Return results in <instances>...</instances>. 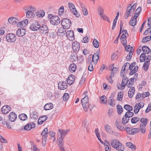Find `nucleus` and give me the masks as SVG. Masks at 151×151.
<instances>
[{"label": "nucleus", "instance_id": "obj_27", "mask_svg": "<svg viewBox=\"0 0 151 151\" xmlns=\"http://www.w3.org/2000/svg\"><path fill=\"white\" fill-rule=\"evenodd\" d=\"M53 108L52 103H50L46 104L44 106V108L45 110H48L52 109Z\"/></svg>", "mask_w": 151, "mask_h": 151}, {"label": "nucleus", "instance_id": "obj_51", "mask_svg": "<svg viewBox=\"0 0 151 151\" xmlns=\"http://www.w3.org/2000/svg\"><path fill=\"white\" fill-rule=\"evenodd\" d=\"M125 116L129 118L132 117L134 115V113L133 112L130 111H127L125 114Z\"/></svg>", "mask_w": 151, "mask_h": 151}, {"label": "nucleus", "instance_id": "obj_49", "mask_svg": "<svg viewBox=\"0 0 151 151\" xmlns=\"http://www.w3.org/2000/svg\"><path fill=\"white\" fill-rule=\"evenodd\" d=\"M127 80L128 79L127 78H123L121 83L122 87H124L127 84Z\"/></svg>", "mask_w": 151, "mask_h": 151}, {"label": "nucleus", "instance_id": "obj_33", "mask_svg": "<svg viewBox=\"0 0 151 151\" xmlns=\"http://www.w3.org/2000/svg\"><path fill=\"white\" fill-rule=\"evenodd\" d=\"M141 124L140 125L146 126L147 124V119L145 118H141L140 119Z\"/></svg>", "mask_w": 151, "mask_h": 151}, {"label": "nucleus", "instance_id": "obj_7", "mask_svg": "<svg viewBox=\"0 0 151 151\" xmlns=\"http://www.w3.org/2000/svg\"><path fill=\"white\" fill-rule=\"evenodd\" d=\"M65 32L66 37L70 41H73L74 39V32L72 30H67Z\"/></svg>", "mask_w": 151, "mask_h": 151}, {"label": "nucleus", "instance_id": "obj_21", "mask_svg": "<svg viewBox=\"0 0 151 151\" xmlns=\"http://www.w3.org/2000/svg\"><path fill=\"white\" fill-rule=\"evenodd\" d=\"M99 54V52H98L97 54L94 53L93 55H92V60L93 63L94 65L96 64L99 59V56L98 55Z\"/></svg>", "mask_w": 151, "mask_h": 151}, {"label": "nucleus", "instance_id": "obj_16", "mask_svg": "<svg viewBox=\"0 0 151 151\" xmlns=\"http://www.w3.org/2000/svg\"><path fill=\"white\" fill-rule=\"evenodd\" d=\"M35 124L33 122L28 123L24 126V129L25 130H29L35 127Z\"/></svg>", "mask_w": 151, "mask_h": 151}, {"label": "nucleus", "instance_id": "obj_64", "mask_svg": "<svg viewBox=\"0 0 151 151\" xmlns=\"http://www.w3.org/2000/svg\"><path fill=\"white\" fill-rule=\"evenodd\" d=\"M150 95V93L149 92H146L143 93L142 94V97L143 98H145L147 96H148Z\"/></svg>", "mask_w": 151, "mask_h": 151}, {"label": "nucleus", "instance_id": "obj_53", "mask_svg": "<svg viewBox=\"0 0 151 151\" xmlns=\"http://www.w3.org/2000/svg\"><path fill=\"white\" fill-rule=\"evenodd\" d=\"M65 29L64 27H60L58 28V29L57 31V33H63L64 32H66V30L64 29Z\"/></svg>", "mask_w": 151, "mask_h": 151}, {"label": "nucleus", "instance_id": "obj_39", "mask_svg": "<svg viewBox=\"0 0 151 151\" xmlns=\"http://www.w3.org/2000/svg\"><path fill=\"white\" fill-rule=\"evenodd\" d=\"M19 118L21 120L24 121L27 118V116L25 114H22L19 115Z\"/></svg>", "mask_w": 151, "mask_h": 151}, {"label": "nucleus", "instance_id": "obj_41", "mask_svg": "<svg viewBox=\"0 0 151 151\" xmlns=\"http://www.w3.org/2000/svg\"><path fill=\"white\" fill-rule=\"evenodd\" d=\"M81 6L82 8L83 14L85 16L87 15L88 14L87 10L85 8V6L83 4H82L81 5Z\"/></svg>", "mask_w": 151, "mask_h": 151}, {"label": "nucleus", "instance_id": "obj_36", "mask_svg": "<svg viewBox=\"0 0 151 151\" xmlns=\"http://www.w3.org/2000/svg\"><path fill=\"white\" fill-rule=\"evenodd\" d=\"M26 14V17L27 18H31L35 15V14L33 12H27Z\"/></svg>", "mask_w": 151, "mask_h": 151}, {"label": "nucleus", "instance_id": "obj_18", "mask_svg": "<svg viewBox=\"0 0 151 151\" xmlns=\"http://www.w3.org/2000/svg\"><path fill=\"white\" fill-rule=\"evenodd\" d=\"M134 11L131 9H127L126 12L124 14V18L125 19H128V17L132 16L133 14Z\"/></svg>", "mask_w": 151, "mask_h": 151}, {"label": "nucleus", "instance_id": "obj_6", "mask_svg": "<svg viewBox=\"0 0 151 151\" xmlns=\"http://www.w3.org/2000/svg\"><path fill=\"white\" fill-rule=\"evenodd\" d=\"M6 39L8 42H13L16 41V37L14 34L9 33L6 35Z\"/></svg>", "mask_w": 151, "mask_h": 151}, {"label": "nucleus", "instance_id": "obj_38", "mask_svg": "<svg viewBox=\"0 0 151 151\" xmlns=\"http://www.w3.org/2000/svg\"><path fill=\"white\" fill-rule=\"evenodd\" d=\"M117 112L118 114H121L123 111V108L120 105H118L116 106Z\"/></svg>", "mask_w": 151, "mask_h": 151}, {"label": "nucleus", "instance_id": "obj_32", "mask_svg": "<svg viewBox=\"0 0 151 151\" xmlns=\"http://www.w3.org/2000/svg\"><path fill=\"white\" fill-rule=\"evenodd\" d=\"M119 12H118L117 13L116 16L115 18L114 19L113 22V25L112 27V29H114L115 27L116 24V23L117 22V20L118 19V17L119 16Z\"/></svg>", "mask_w": 151, "mask_h": 151}, {"label": "nucleus", "instance_id": "obj_4", "mask_svg": "<svg viewBox=\"0 0 151 151\" xmlns=\"http://www.w3.org/2000/svg\"><path fill=\"white\" fill-rule=\"evenodd\" d=\"M61 24L63 27L65 29H69L71 25L70 20L67 18H64L61 21Z\"/></svg>", "mask_w": 151, "mask_h": 151}, {"label": "nucleus", "instance_id": "obj_35", "mask_svg": "<svg viewBox=\"0 0 151 151\" xmlns=\"http://www.w3.org/2000/svg\"><path fill=\"white\" fill-rule=\"evenodd\" d=\"M48 134V130L47 128H45L43 130L41 133V135L42 137H47Z\"/></svg>", "mask_w": 151, "mask_h": 151}, {"label": "nucleus", "instance_id": "obj_55", "mask_svg": "<svg viewBox=\"0 0 151 151\" xmlns=\"http://www.w3.org/2000/svg\"><path fill=\"white\" fill-rule=\"evenodd\" d=\"M150 63H147L145 62L142 67L143 69L146 71L147 70Z\"/></svg>", "mask_w": 151, "mask_h": 151}, {"label": "nucleus", "instance_id": "obj_29", "mask_svg": "<svg viewBox=\"0 0 151 151\" xmlns=\"http://www.w3.org/2000/svg\"><path fill=\"white\" fill-rule=\"evenodd\" d=\"M142 50L145 54H148L150 52V49L147 46H144L142 47Z\"/></svg>", "mask_w": 151, "mask_h": 151}, {"label": "nucleus", "instance_id": "obj_45", "mask_svg": "<svg viewBox=\"0 0 151 151\" xmlns=\"http://www.w3.org/2000/svg\"><path fill=\"white\" fill-rule=\"evenodd\" d=\"M123 96V92H120L119 93L116 98L117 100L118 101H121L122 99Z\"/></svg>", "mask_w": 151, "mask_h": 151}, {"label": "nucleus", "instance_id": "obj_44", "mask_svg": "<svg viewBox=\"0 0 151 151\" xmlns=\"http://www.w3.org/2000/svg\"><path fill=\"white\" fill-rule=\"evenodd\" d=\"M37 114L35 111H33L31 114L30 116L32 118L37 119L38 118Z\"/></svg>", "mask_w": 151, "mask_h": 151}, {"label": "nucleus", "instance_id": "obj_31", "mask_svg": "<svg viewBox=\"0 0 151 151\" xmlns=\"http://www.w3.org/2000/svg\"><path fill=\"white\" fill-rule=\"evenodd\" d=\"M136 63L135 62H133L130 65L129 63H125V65L124 66V67L127 66L128 67H129V69L130 70H131L133 67L135 65ZM125 67H124L125 68Z\"/></svg>", "mask_w": 151, "mask_h": 151}, {"label": "nucleus", "instance_id": "obj_58", "mask_svg": "<svg viewBox=\"0 0 151 151\" xmlns=\"http://www.w3.org/2000/svg\"><path fill=\"white\" fill-rule=\"evenodd\" d=\"M92 63H93V60H92V54H91L88 56L87 61V64H92Z\"/></svg>", "mask_w": 151, "mask_h": 151}, {"label": "nucleus", "instance_id": "obj_17", "mask_svg": "<svg viewBox=\"0 0 151 151\" xmlns=\"http://www.w3.org/2000/svg\"><path fill=\"white\" fill-rule=\"evenodd\" d=\"M58 85V88L60 90H64L67 88V86L65 82H59Z\"/></svg>", "mask_w": 151, "mask_h": 151}, {"label": "nucleus", "instance_id": "obj_54", "mask_svg": "<svg viewBox=\"0 0 151 151\" xmlns=\"http://www.w3.org/2000/svg\"><path fill=\"white\" fill-rule=\"evenodd\" d=\"M146 126L140 125L139 130L141 133L142 134H144L146 132Z\"/></svg>", "mask_w": 151, "mask_h": 151}, {"label": "nucleus", "instance_id": "obj_56", "mask_svg": "<svg viewBox=\"0 0 151 151\" xmlns=\"http://www.w3.org/2000/svg\"><path fill=\"white\" fill-rule=\"evenodd\" d=\"M137 20H135L133 19V18H132L130 21V24L132 26H135L136 24Z\"/></svg>", "mask_w": 151, "mask_h": 151}, {"label": "nucleus", "instance_id": "obj_23", "mask_svg": "<svg viewBox=\"0 0 151 151\" xmlns=\"http://www.w3.org/2000/svg\"><path fill=\"white\" fill-rule=\"evenodd\" d=\"M63 138L60 137L58 139V145L60 150H61L62 148H64L63 146Z\"/></svg>", "mask_w": 151, "mask_h": 151}, {"label": "nucleus", "instance_id": "obj_37", "mask_svg": "<svg viewBox=\"0 0 151 151\" xmlns=\"http://www.w3.org/2000/svg\"><path fill=\"white\" fill-rule=\"evenodd\" d=\"M129 118L125 116V115L124 116L122 119V123L123 124H127L129 121Z\"/></svg>", "mask_w": 151, "mask_h": 151}, {"label": "nucleus", "instance_id": "obj_22", "mask_svg": "<svg viewBox=\"0 0 151 151\" xmlns=\"http://www.w3.org/2000/svg\"><path fill=\"white\" fill-rule=\"evenodd\" d=\"M8 21L11 24H15L19 22L18 19L15 17H11L8 19Z\"/></svg>", "mask_w": 151, "mask_h": 151}, {"label": "nucleus", "instance_id": "obj_60", "mask_svg": "<svg viewBox=\"0 0 151 151\" xmlns=\"http://www.w3.org/2000/svg\"><path fill=\"white\" fill-rule=\"evenodd\" d=\"M140 109L136 104L134 107V112L135 114H137L139 111Z\"/></svg>", "mask_w": 151, "mask_h": 151}, {"label": "nucleus", "instance_id": "obj_14", "mask_svg": "<svg viewBox=\"0 0 151 151\" xmlns=\"http://www.w3.org/2000/svg\"><path fill=\"white\" fill-rule=\"evenodd\" d=\"M26 32L24 29H19L16 32V35L18 36H22L24 35Z\"/></svg>", "mask_w": 151, "mask_h": 151}, {"label": "nucleus", "instance_id": "obj_46", "mask_svg": "<svg viewBox=\"0 0 151 151\" xmlns=\"http://www.w3.org/2000/svg\"><path fill=\"white\" fill-rule=\"evenodd\" d=\"M126 145L127 147L129 148L134 149H136L135 146L134 145H133V144L131 142H128L126 143Z\"/></svg>", "mask_w": 151, "mask_h": 151}, {"label": "nucleus", "instance_id": "obj_3", "mask_svg": "<svg viewBox=\"0 0 151 151\" xmlns=\"http://www.w3.org/2000/svg\"><path fill=\"white\" fill-rule=\"evenodd\" d=\"M51 16V17L50 18V22L52 24L57 25L60 23V19L58 16H52V15L50 14L48 15V17H50Z\"/></svg>", "mask_w": 151, "mask_h": 151}, {"label": "nucleus", "instance_id": "obj_50", "mask_svg": "<svg viewBox=\"0 0 151 151\" xmlns=\"http://www.w3.org/2000/svg\"><path fill=\"white\" fill-rule=\"evenodd\" d=\"M151 39V35L148 36L144 37L142 40V42H146L147 41H149Z\"/></svg>", "mask_w": 151, "mask_h": 151}, {"label": "nucleus", "instance_id": "obj_47", "mask_svg": "<svg viewBox=\"0 0 151 151\" xmlns=\"http://www.w3.org/2000/svg\"><path fill=\"white\" fill-rule=\"evenodd\" d=\"M125 47L126 49L127 50V51L129 52V53H133L132 51V47L130 45H128L127 46V45L125 46Z\"/></svg>", "mask_w": 151, "mask_h": 151}, {"label": "nucleus", "instance_id": "obj_13", "mask_svg": "<svg viewBox=\"0 0 151 151\" xmlns=\"http://www.w3.org/2000/svg\"><path fill=\"white\" fill-rule=\"evenodd\" d=\"M68 5L71 11L75 15H76L77 14V12L74 5L73 3L70 2L68 3Z\"/></svg>", "mask_w": 151, "mask_h": 151}, {"label": "nucleus", "instance_id": "obj_42", "mask_svg": "<svg viewBox=\"0 0 151 151\" xmlns=\"http://www.w3.org/2000/svg\"><path fill=\"white\" fill-rule=\"evenodd\" d=\"M115 101L114 99H111V97H110L108 100V104L109 106H113L115 105Z\"/></svg>", "mask_w": 151, "mask_h": 151}, {"label": "nucleus", "instance_id": "obj_12", "mask_svg": "<svg viewBox=\"0 0 151 151\" xmlns=\"http://www.w3.org/2000/svg\"><path fill=\"white\" fill-rule=\"evenodd\" d=\"M75 81V77L73 75H69L67 78V83L70 85L72 84Z\"/></svg>", "mask_w": 151, "mask_h": 151}, {"label": "nucleus", "instance_id": "obj_57", "mask_svg": "<svg viewBox=\"0 0 151 151\" xmlns=\"http://www.w3.org/2000/svg\"><path fill=\"white\" fill-rule=\"evenodd\" d=\"M29 21V20L27 19H26L25 20H23L22 22H19L20 25L21 26H23L24 25H24H26L28 23Z\"/></svg>", "mask_w": 151, "mask_h": 151}, {"label": "nucleus", "instance_id": "obj_2", "mask_svg": "<svg viewBox=\"0 0 151 151\" xmlns=\"http://www.w3.org/2000/svg\"><path fill=\"white\" fill-rule=\"evenodd\" d=\"M81 102L85 111H87L88 109H89L90 110H91L92 109L90 107V105L88 103L89 99L88 96H85L81 99Z\"/></svg>", "mask_w": 151, "mask_h": 151}, {"label": "nucleus", "instance_id": "obj_8", "mask_svg": "<svg viewBox=\"0 0 151 151\" xmlns=\"http://www.w3.org/2000/svg\"><path fill=\"white\" fill-rule=\"evenodd\" d=\"M97 10L100 17L103 18L104 19L105 18H107V17L104 14V10L102 7L99 6L97 7Z\"/></svg>", "mask_w": 151, "mask_h": 151}, {"label": "nucleus", "instance_id": "obj_19", "mask_svg": "<svg viewBox=\"0 0 151 151\" xmlns=\"http://www.w3.org/2000/svg\"><path fill=\"white\" fill-rule=\"evenodd\" d=\"M69 132L70 130L69 129L67 130L60 129H58V132L61 135V137L62 138H64L65 135L68 133Z\"/></svg>", "mask_w": 151, "mask_h": 151}, {"label": "nucleus", "instance_id": "obj_10", "mask_svg": "<svg viewBox=\"0 0 151 151\" xmlns=\"http://www.w3.org/2000/svg\"><path fill=\"white\" fill-rule=\"evenodd\" d=\"M17 115L14 112H10L8 116L9 120L11 122H15L17 119Z\"/></svg>", "mask_w": 151, "mask_h": 151}, {"label": "nucleus", "instance_id": "obj_25", "mask_svg": "<svg viewBox=\"0 0 151 151\" xmlns=\"http://www.w3.org/2000/svg\"><path fill=\"white\" fill-rule=\"evenodd\" d=\"M76 69V65L75 63L71 64L69 67V71L71 73L74 72Z\"/></svg>", "mask_w": 151, "mask_h": 151}, {"label": "nucleus", "instance_id": "obj_1", "mask_svg": "<svg viewBox=\"0 0 151 151\" xmlns=\"http://www.w3.org/2000/svg\"><path fill=\"white\" fill-rule=\"evenodd\" d=\"M111 144L112 147L117 150L123 149V144L117 139H113Z\"/></svg>", "mask_w": 151, "mask_h": 151}, {"label": "nucleus", "instance_id": "obj_59", "mask_svg": "<svg viewBox=\"0 0 151 151\" xmlns=\"http://www.w3.org/2000/svg\"><path fill=\"white\" fill-rule=\"evenodd\" d=\"M151 60V53L148 55L146 56L145 61V63H149L150 60Z\"/></svg>", "mask_w": 151, "mask_h": 151}, {"label": "nucleus", "instance_id": "obj_61", "mask_svg": "<svg viewBox=\"0 0 151 151\" xmlns=\"http://www.w3.org/2000/svg\"><path fill=\"white\" fill-rule=\"evenodd\" d=\"M69 98V94L67 93H65L64 94L63 96V99L64 101H66L68 100Z\"/></svg>", "mask_w": 151, "mask_h": 151}, {"label": "nucleus", "instance_id": "obj_15", "mask_svg": "<svg viewBox=\"0 0 151 151\" xmlns=\"http://www.w3.org/2000/svg\"><path fill=\"white\" fill-rule=\"evenodd\" d=\"M39 31L41 33L46 34L48 32V28L45 25H43L41 26H40Z\"/></svg>", "mask_w": 151, "mask_h": 151}, {"label": "nucleus", "instance_id": "obj_26", "mask_svg": "<svg viewBox=\"0 0 151 151\" xmlns=\"http://www.w3.org/2000/svg\"><path fill=\"white\" fill-rule=\"evenodd\" d=\"M47 118V116H44L40 117L38 121V124H41Z\"/></svg>", "mask_w": 151, "mask_h": 151}, {"label": "nucleus", "instance_id": "obj_9", "mask_svg": "<svg viewBox=\"0 0 151 151\" xmlns=\"http://www.w3.org/2000/svg\"><path fill=\"white\" fill-rule=\"evenodd\" d=\"M72 48L75 52H78L80 49V45L79 43L74 41L72 44Z\"/></svg>", "mask_w": 151, "mask_h": 151}, {"label": "nucleus", "instance_id": "obj_11", "mask_svg": "<svg viewBox=\"0 0 151 151\" xmlns=\"http://www.w3.org/2000/svg\"><path fill=\"white\" fill-rule=\"evenodd\" d=\"M11 108L10 106L7 105H4L1 109L2 113L4 114H6L11 111Z\"/></svg>", "mask_w": 151, "mask_h": 151}, {"label": "nucleus", "instance_id": "obj_30", "mask_svg": "<svg viewBox=\"0 0 151 151\" xmlns=\"http://www.w3.org/2000/svg\"><path fill=\"white\" fill-rule=\"evenodd\" d=\"M104 129L109 134H111L112 132V129L111 128V126L108 124L105 125Z\"/></svg>", "mask_w": 151, "mask_h": 151}, {"label": "nucleus", "instance_id": "obj_62", "mask_svg": "<svg viewBox=\"0 0 151 151\" xmlns=\"http://www.w3.org/2000/svg\"><path fill=\"white\" fill-rule=\"evenodd\" d=\"M45 15V12L43 11L41 12H38L37 13V15L39 17H42Z\"/></svg>", "mask_w": 151, "mask_h": 151}, {"label": "nucleus", "instance_id": "obj_34", "mask_svg": "<svg viewBox=\"0 0 151 151\" xmlns=\"http://www.w3.org/2000/svg\"><path fill=\"white\" fill-rule=\"evenodd\" d=\"M100 102L102 104H107V100L106 99V97L104 95H103L100 98Z\"/></svg>", "mask_w": 151, "mask_h": 151}, {"label": "nucleus", "instance_id": "obj_52", "mask_svg": "<svg viewBox=\"0 0 151 151\" xmlns=\"http://www.w3.org/2000/svg\"><path fill=\"white\" fill-rule=\"evenodd\" d=\"M139 120V118L137 117H134L131 119V122L132 123L135 124L138 122Z\"/></svg>", "mask_w": 151, "mask_h": 151}, {"label": "nucleus", "instance_id": "obj_24", "mask_svg": "<svg viewBox=\"0 0 151 151\" xmlns=\"http://www.w3.org/2000/svg\"><path fill=\"white\" fill-rule=\"evenodd\" d=\"M135 92V88L132 87L130 88L128 92V95L129 97L130 98H132L134 95Z\"/></svg>", "mask_w": 151, "mask_h": 151}, {"label": "nucleus", "instance_id": "obj_40", "mask_svg": "<svg viewBox=\"0 0 151 151\" xmlns=\"http://www.w3.org/2000/svg\"><path fill=\"white\" fill-rule=\"evenodd\" d=\"M134 79L133 78H131L129 80H127V86L129 88L134 83Z\"/></svg>", "mask_w": 151, "mask_h": 151}, {"label": "nucleus", "instance_id": "obj_5", "mask_svg": "<svg viewBox=\"0 0 151 151\" xmlns=\"http://www.w3.org/2000/svg\"><path fill=\"white\" fill-rule=\"evenodd\" d=\"M125 130L127 131V133L129 135H134L139 132V129L138 128H134L132 127H127L125 128Z\"/></svg>", "mask_w": 151, "mask_h": 151}, {"label": "nucleus", "instance_id": "obj_28", "mask_svg": "<svg viewBox=\"0 0 151 151\" xmlns=\"http://www.w3.org/2000/svg\"><path fill=\"white\" fill-rule=\"evenodd\" d=\"M116 124L117 128L119 129L121 131H124L125 130V129L124 128V127L121 123L118 122L117 120H116Z\"/></svg>", "mask_w": 151, "mask_h": 151}, {"label": "nucleus", "instance_id": "obj_20", "mask_svg": "<svg viewBox=\"0 0 151 151\" xmlns=\"http://www.w3.org/2000/svg\"><path fill=\"white\" fill-rule=\"evenodd\" d=\"M40 25L37 22L32 24L30 26V29L33 31H37L39 30Z\"/></svg>", "mask_w": 151, "mask_h": 151}, {"label": "nucleus", "instance_id": "obj_43", "mask_svg": "<svg viewBox=\"0 0 151 151\" xmlns=\"http://www.w3.org/2000/svg\"><path fill=\"white\" fill-rule=\"evenodd\" d=\"M93 44L94 47L96 48H98L99 46V42L95 39H93Z\"/></svg>", "mask_w": 151, "mask_h": 151}, {"label": "nucleus", "instance_id": "obj_63", "mask_svg": "<svg viewBox=\"0 0 151 151\" xmlns=\"http://www.w3.org/2000/svg\"><path fill=\"white\" fill-rule=\"evenodd\" d=\"M104 145L105 148H106V147H109L111 146L110 143L107 140H105L104 142Z\"/></svg>", "mask_w": 151, "mask_h": 151}, {"label": "nucleus", "instance_id": "obj_48", "mask_svg": "<svg viewBox=\"0 0 151 151\" xmlns=\"http://www.w3.org/2000/svg\"><path fill=\"white\" fill-rule=\"evenodd\" d=\"M146 58V55L144 53H142L140 57V61L141 62L145 61V58Z\"/></svg>", "mask_w": 151, "mask_h": 151}]
</instances>
